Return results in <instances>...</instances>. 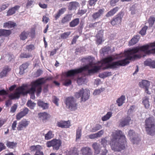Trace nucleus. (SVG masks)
<instances>
[{
	"label": "nucleus",
	"instance_id": "f257e3e1",
	"mask_svg": "<svg viewBox=\"0 0 155 155\" xmlns=\"http://www.w3.org/2000/svg\"><path fill=\"white\" fill-rule=\"evenodd\" d=\"M123 58V59L113 62L111 63L110 66L115 68L119 66H125L128 64V50L124 53L117 54L109 56L104 59L101 62L97 63L93 62L94 58L91 56L83 58L81 59L83 62L88 63L83 67L80 68L68 71L66 73L67 77L64 80L63 84L67 86L71 84V81L69 77L84 71H87L89 74L96 73L105 64H109L113 60Z\"/></svg>",
	"mask_w": 155,
	"mask_h": 155
},
{
	"label": "nucleus",
	"instance_id": "f03ea898",
	"mask_svg": "<svg viewBox=\"0 0 155 155\" xmlns=\"http://www.w3.org/2000/svg\"><path fill=\"white\" fill-rule=\"evenodd\" d=\"M44 83L43 78H40L32 82L31 84H24L16 89L14 93H11L8 96L10 99H14L18 98L21 94L25 95L28 93L31 95V98H35V92H37L38 95L41 91V85Z\"/></svg>",
	"mask_w": 155,
	"mask_h": 155
},
{
	"label": "nucleus",
	"instance_id": "7ed1b4c3",
	"mask_svg": "<svg viewBox=\"0 0 155 155\" xmlns=\"http://www.w3.org/2000/svg\"><path fill=\"white\" fill-rule=\"evenodd\" d=\"M126 143L125 136L120 130H116L112 133L110 145L112 150L119 152L124 149Z\"/></svg>",
	"mask_w": 155,
	"mask_h": 155
},
{
	"label": "nucleus",
	"instance_id": "20e7f679",
	"mask_svg": "<svg viewBox=\"0 0 155 155\" xmlns=\"http://www.w3.org/2000/svg\"><path fill=\"white\" fill-rule=\"evenodd\" d=\"M145 126L147 133L150 135H153L155 133V125L153 122V119L150 117L146 119Z\"/></svg>",
	"mask_w": 155,
	"mask_h": 155
},
{
	"label": "nucleus",
	"instance_id": "39448f33",
	"mask_svg": "<svg viewBox=\"0 0 155 155\" xmlns=\"http://www.w3.org/2000/svg\"><path fill=\"white\" fill-rule=\"evenodd\" d=\"M66 107L71 111H75L77 108V104L73 97H67L64 101Z\"/></svg>",
	"mask_w": 155,
	"mask_h": 155
},
{
	"label": "nucleus",
	"instance_id": "423d86ee",
	"mask_svg": "<svg viewBox=\"0 0 155 155\" xmlns=\"http://www.w3.org/2000/svg\"><path fill=\"white\" fill-rule=\"evenodd\" d=\"M90 94V91L89 90L82 88L79 92L76 93L75 95L77 98L81 97V101L84 102L89 99Z\"/></svg>",
	"mask_w": 155,
	"mask_h": 155
},
{
	"label": "nucleus",
	"instance_id": "0eeeda50",
	"mask_svg": "<svg viewBox=\"0 0 155 155\" xmlns=\"http://www.w3.org/2000/svg\"><path fill=\"white\" fill-rule=\"evenodd\" d=\"M61 143V141L60 140L54 139L51 141H48L46 145L48 147H52L53 150H57L59 149Z\"/></svg>",
	"mask_w": 155,
	"mask_h": 155
},
{
	"label": "nucleus",
	"instance_id": "6e6552de",
	"mask_svg": "<svg viewBox=\"0 0 155 155\" xmlns=\"http://www.w3.org/2000/svg\"><path fill=\"white\" fill-rule=\"evenodd\" d=\"M30 149L31 151H36L34 155H44L43 152L42 151V147L39 145L31 146Z\"/></svg>",
	"mask_w": 155,
	"mask_h": 155
},
{
	"label": "nucleus",
	"instance_id": "1a4fd4ad",
	"mask_svg": "<svg viewBox=\"0 0 155 155\" xmlns=\"http://www.w3.org/2000/svg\"><path fill=\"white\" fill-rule=\"evenodd\" d=\"M128 136L130 141L134 144L137 143L139 140L137 134L134 132L133 130H130L128 132Z\"/></svg>",
	"mask_w": 155,
	"mask_h": 155
},
{
	"label": "nucleus",
	"instance_id": "9d476101",
	"mask_svg": "<svg viewBox=\"0 0 155 155\" xmlns=\"http://www.w3.org/2000/svg\"><path fill=\"white\" fill-rule=\"evenodd\" d=\"M29 121L26 120V119H23L18 123L17 128L18 130H21L24 128L26 127L29 124Z\"/></svg>",
	"mask_w": 155,
	"mask_h": 155
},
{
	"label": "nucleus",
	"instance_id": "9b49d317",
	"mask_svg": "<svg viewBox=\"0 0 155 155\" xmlns=\"http://www.w3.org/2000/svg\"><path fill=\"white\" fill-rule=\"evenodd\" d=\"M57 125L58 127L62 128H69L71 126L70 123L69 121H65L63 120L58 121Z\"/></svg>",
	"mask_w": 155,
	"mask_h": 155
},
{
	"label": "nucleus",
	"instance_id": "f8f14e48",
	"mask_svg": "<svg viewBox=\"0 0 155 155\" xmlns=\"http://www.w3.org/2000/svg\"><path fill=\"white\" fill-rule=\"evenodd\" d=\"M81 151L82 155H92L91 149L88 147H83L82 148Z\"/></svg>",
	"mask_w": 155,
	"mask_h": 155
},
{
	"label": "nucleus",
	"instance_id": "ddd939ff",
	"mask_svg": "<svg viewBox=\"0 0 155 155\" xmlns=\"http://www.w3.org/2000/svg\"><path fill=\"white\" fill-rule=\"evenodd\" d=\"M104 11V9H100L97 12L93 14L92 15L93 19L96 20L99 18L103 15Z\"/></svg>",
	"mask_w": 155,
	"mask_h": 155
},
{
	"label": "nucleus",
	"instance_id": "4468645a",
	"mask_svg": "<svg viewBox=\"0 0 155 155\" xmlns=\"http://www.w3.org/2000/svg\"><path fill=\"white\" fill-rule=\"evenodd\" d=\"M29 110L27 108H25L20 112L16 115V119L18 120H20L21 118L27 114Z\"/></svg>",
	"mask_w": 155,
	"mask_h": 155
},
{
	"label": "nucleus",
	"instance_id": "2eb2a0df",
	"mask_svg": "<svg viewBox=\"0 0 155 155\" xmlns=\"http://www.w3.org/2000/svg\"><path fill=\"white\" fill-rule=\"evenodd\" d=\"M139 85L140 87L145 88L149 87L150 85V82L145 80H143L139 82Z\"/></svg>",
	"mask_w": 155,
	"mask_h": 155
},
{
	"label": "nucleus",
	"instance_id": "dca6fc26",
	"mask_svg": "<svg viewBox=\"0 0 155 155\" xmlns=\"http://www.w3.org/2000/svg\"><path fill=\"white\" fill-rule=\"evenodd\" d=\"M20 7V6L16 5L9 9L7 12V16H9L15 14L16 11L18 10L19 8Z\"/></svg>",
	"mask_w": 155,
	"mask_h": 155
},
{
	"label": "nucleus",
	"instance_id": "f3484780",
	"mask_svg": "<svg viewBox=\"0 0 155 155\" xmlns=\"http://www.w3.org/2000/svg\"><path fill=\"white\" fill-rule=\"evenodd\" d=\"M131 121V119L130 117H127L125 118L122 119L120 121V125L121 127H123L126 125L129 124Z\"/></svg>",
	"mask_w": 155,
	"mask_h": 155
},
{
	"label": "nucleus",
	"instance_id": "a211bd4d",
	"mask_svg": "<svg viewBox=\"0 0 155 155\" xmlns=\"http://www.w3.org/2000/svg\"><path fill=\"white\" fill-rule=\"evenodd\" d=\"M30 34V32L28 31H24L22 32L19 35L21 40L24 41L28 38Z\"/></svg>",
	"mask_w": 155,
	"mask_h": 155
},
{
	"label": "nucleus",
	"instance_id": "6ab92c4d",
	"mask_svg": "<svg viewBox=\"0 0 155 155\" xmlns=\"http://www.w3.org/2000/svg\"><path fill=\"white\" fill-rule=\"evenodd\" d=\"M140 36L139 35H137L134 36L129 41V45L130 46L134 45L138 42Z\"/></svg>",
	"mask_w": 155,
	"mask_h": 155
},
{
	"label": "nucleus",
	"instance_id": "aec40b11",
	"mask_svg": "<svg viewBox=\"0 0 155 155\" xmlns=\"http://www.w3.org/2000/svg\"><path fill=\"white\" fill-rule=\"evenodd\" d=\"M79 6V3L76 2H72L70 3L68 6V9L70 10L75 9Z\"/></svg>",
	"mask_w": 155,
	"mask_h": 155
},
{
	"label": "nucleus",
	"instance_id": "412c9836",
	"mask_svg": "<svg viewBox=\"0 0 155 155\" xmlns=\"http://www.w3.org/2000/svg\"><path fill=\"white\" fill-rule=\"evenodd\" d=\"M92 147L94 150L95 152L97 154H99L100 151V144L95 143L92 145Z\"/></svg>",
	"mask_w": 155,
	"mask_h": 155
},
{
	"label": "nucleus",
	"instance_id": "4be33fe9",
	"mask_svg": "<svg viewBox=\"0 0 155 155\" xmlns=\"http://www.w3.org/2000/svg\"><path fill=\"white\" fill-rule=\"evenodd\" d=\"M118 9L119 8L117 7L114 8L108 12L106 15V16L109 17L113 15L118 11Z\"/></svg>",
	"mask_w": 155,
	"mask_h": 155
},
{
	"label": "nucleus",
	"instance_id": "5701e85b",
	"mask_svg": "<svg viewBox=\"0 0 155 155\" xmlns=\"http://www.w3.org/2000/svg\"><path fill=\"white\" fill-rule=\"evenodd\" d=\"M79 18H75L73 20L69 23V26L71 27H74L77 26L79 23Z\"/></svg>",
	"mask_w": 155,
	"mask_h": 155
},
{
	"label": "nucleus",
	"instance_id": "b1692460",
	"mask_svg": "<svg viewBox=\"0 0 155 155\" xmlns=\"http://www.w3.org/2000/svg\"><path fill=\"white\" fill-rule=\"evenodd\" d=\"M142 103L144 106L145 108H149L150 104L149 101V98L147 97H145L142 99Z\"/></svg>",
	"mask_w": 155,
	"mask_h": 155
},
{
	"label": "nucleus",
	"instance_id": "393cba45",
	"mask_svg": "<svg viewBox=\"0 0 155 155\" xmlns=\"http://www.w3.org/2000/svg\"><path fill=\"white\" fill-rule=\"evenodd\" d=\"M10 71V69L8 67L4 68L2 71L0 73V77L3 78L5 76L7 73Z\"/></svg>",
	"mask_w": 155,
	"mask_h": 155
},
{
	"label": "nucleus",
	"instance_id": "a878e982",
	"mask_svg": "<svg viewBox=\"0 0 155 155\" xmlns=\"http://www.w3.org/2000/svg\"><path fill=\"white\" fill-rule=\"evenodd\" d=\"M15 25V23L12 21H9L8 22L5 23L4 24L3 27L5 28H10L13 27Z\"/></svg>",
	"mask_w": 155,
	"mask_h": 155
},
{
	"label": "nucleus",
	"instance_id": "bb28decb",
	"mask_svg": "<svg viewBox=\"0 0 155 155\" xmlns=\"http://www.w3.org/2000/svg\"><path fill=\"white\" fill-rule=\"evenodd\" d=\"M125 99V97L124 96L122 95L117 100V102L119 106H120L122 105L124 103Z\"/></svg>",
	"mask_w": 155,
	"mask_h": 155
},
{
	"label": "nucleus",
	"instance_id": "cd10ccee",
	"mask_svg": "<svg viewBox=\"0 0 155 155\" xmlns=\"http://www.w3.org/2000/svg\"><path fill=\"white\" fill-rule=\"evenodd\" d=\"M76 140L79 139L81 136L82 128L81 127H78L76 131Z\"/></svg>",
	"mask_w": 155,
	"mask_h": 155
},
{
	"label": "nucleus",
	"instance_id": "c85d7f7f",
	"mask_svg": "<svg viewBox=\"0 0 155 155\" xmlns=\"http://www.w3.org/2000/svg\"><path fill=\"white\" fill-rule=\"evenodd\" d=\"M71 15L68 14L66 15L62 18L61 21V22L62 23L64 24L66 22H68L71 20Z\"/></svg>",
	"mask_w": 155,
	"mask_h": 155
},
{
	"label": "nucleus",
	"instance_id": "c756f323",
	"mask_svg": "<svg viewBox=\"0 0 155 155\" xmlns=\"http://www.w3.org/2000/svg\"><path fill=\"white\" fill-rule=\"evenodd\" d=\"M44 136L45 140H49L53 137L54 134L52 131L49 130L47 134H45Z\"/></svg>",
	"mask_w": 155,
	"mask_h": 155
},
{
	"label": "nucleus",
	"instance_id": "7c9ffc66",
	"mask_svg": "<svg viewBox=\"0 0 155 155\" xmlns=\"http://www.w3.org/2000/svg\"><path fill=\"white\" fill-rule=\"evenodd\" d=\"M28 66V64L27 63L23 64L20 67V74H22L24 73L25 70L27 68Z\"/></svg>",
	"mask_w": 155,
	"mask_h": 155
},
{
	"label": "nucleus",
	"instance_id": "2f4dec72",
	"mask_svg": "<svg viewBox=\"0 0 155 155\" xmlns=\"http://www.w3.org/2000/svg\"><path fill=\"white\" fill-rule=\"evenodd\" d=\"M38 105L42 107L43 109L47 108L48 107V104L45 103L41 101H38Z\"/></svg>",
	"mask_w": 155,
	"mask_h": 155
},
{
	"label": "nucleus",
	"instance_id": "473e14b6",
	"mask_svg": "<svg viewBox=\"0 0 155 155\" xmlns=\"http://www.w3.org/2000/svg\"><path fill=\"white\" fill-rule=\"evenodd\" d=\"M112 113L111 112H108L104 116L102 117V120L103 121H106L109 120L112 116Z\"/></svg>",
	"mask_w": 155,
	"mask_h": 155
},
{
	"label": "nucleus",
	"instance_id": "72a5a7b5",
	"mask_svg": "<svg viewBox=\"0 0 155 155\" xmlns=\"http://www.w3.org/2000/svg\"><path fill=\"white\" fill-rule=\"evenodd\" d=\"M38 117L42 120L46 119L48 117V115L46 112L41 113L38 114Z\"/></svg>",
	"mask_w": 155,
	"mask_h": 155
},
{
	"label": "nucleus",
	"instance_id": "f704fd0d",
	"mask_svg": "<svg viewBox=\"0 0 155 155\" xmlns=\"http://www.w3.org/2000/svg\"><path fill=\"white\" fill-rule=\"evenodd\" d=\"M102 128V126L100 124H97L91 129L90 131L91 132H94Z\"/></svg>",
	"mask_w": 155,
	"mask_h": 155
},
{
	"label": "nucleus",
	"instance_id": "c9c22d12",
	"mask_svg": "<svg viewBox=\"0 0 155 155\" xmlns=\"http://www.w3.org/2000/svg\"><path fill=\"white\" fill-rule=\"evenodd\" d=\"M105 89L104 88H101L99 89H95L93 93V95L94 96L99 95Z\"/></svg>",
	"mask_w": 155,
	"mask_h": 155
},
{
	"label": "nucleus",
	"instance_id": "e433bc0d",
	"mask_svg": "<svg viewBox=\"0 0 155 155\" xmlns=\"http://www.w3.org/2000/svg\"><path fill=\"white\" fill-rule=\"evenodd\" d=\"M7 146L11 148H13L16 145V143L13 142L7 141L6 144Z\"/></svg>",
	"mask_w": 155,
	"mask_h": 155
},
{
	"label": "nucleus",
	"instance_id": "4c0bfd02",
	"mask_svg": "<svg viewBox=\"0 0 155 155\" xmlns=\"http://www.w3.org/2000/svg\"><path fill=\"white\" fill-rule=\"evenodd\" d=\"M78 153L77 150L75 149L71 150L66 154V155H78Z\"/></svg>",
	"mask_w": 155,
	"mask_h": 155
},
{
	"label": "nucleus",
	"instance_id": "58836bf2",
	"mask_svg": "<svg viewBox=\"0 0 155 155\" xmlns=\"http://www.w3.org/2000/svg\"><path fill=\"white\" fill-rule=\"evenodd\" d=\"M85 80L86 78L85 76L79 77L77 80V83L79 85H81L85 82Z\"/></svg>",
	"mask_w": 155,
	"mask_h": 155
},
{
	"label": "nucleus",
	"instance_id": "ea45409f",
	"mask_svg": "<svg viewBox=\"0 0 155 155\" xmlns=\"http://www.w3.org/2000/svg\"><path fill=\"white\" fill-rule=\"evenodd\" d=\"M97 44H100L102 42V37L103 35L102 34L99 35V34H98L97 35Z\"/></svg>",
	"mask_w": 155,
	"mask_h": 155
},
{
	"label": "nucleus",
	"instance_id": "a19ab883",
	"mask_svg": "<svg viewBox=\"0 0 155 155\" xmlns=\"http://www.w3.org/2000/svg\"><path fill=\"white\" fill-rule=\"evenodd\" d=\"M27 105V106L31 109H33L36 105V104L32 102L31 100L28 101Z\"/></svg>",
	"mask_w": 155,
	"mask_h": 155
},
{
	"label": "nucleus",
	"instance_id": "79ce46f5",
	"mask_svg": "<svg viewBox=\"0 0 155 155\" xmlns=\"http://www.w3.org/2000/svg\"><path fill=\"white\" fill-rule=\"evenodd\" d=\"M100 21L95 22L94 23H90L88 25V27L90 28H94L100 26Z\"/></svg>",
	"mask_w": 155,
	"mask_h": 155
},
{
	"label": "nucleus",
	"instance_id": "37998d69",
	"mask_svg": "<svg viewBox=\"0 0 155 155\" xmlns=\"http://www.w3.org/2000/svg\"><path fill=\"white\" fill-rule=\"evenodd\" d=\"M122 17L120 15H119L117 16V17L114 18V19L117 24H119L120 23L121 21Z\"/></svg>",
	"mask_w": 155,
	"mask_h": 155
},
{
	"label": "nucleus",
	"instance_id": "c03bdc74",
	"mask_svg": "<svg viewBox=\"0 0 155 155\" xmlns=\"http://www.w3.org/2000/svg\"><path fill=\"white\" fill-rule=\"evenodd\" d=\"M155 21V18L154 17H151L148 20V23L150 27H152Z\"/></svg>",
	"mask_w": 155,
	"mask_h": 155
},
{
	"label": "nucleus",
	"instance_id": "a18cd8bd",
	"mask_svg": "<svg viewBox=\"0 0 155 155\" xmlns=\"http://www.w3.org/2000/svg\"><path fill=\"white\" fill-rule=\"evenodd\" d=\"M147 27L145 26L143 27L140 32V33L142 35H145L147 30Z\"/></svg>",
	"mask_w": 155,
	"mask_h": 155
},
{
	"label": "nucleus",
	"instance_id": "49530a36",
	"mask_svg": "<svg viewBox=\"0 0 155 155\" xmlns=\"http://www.w3.org/2000/svg\"><path fill=\"white\" fill-rule=\"evenodd\" d=\"M71 32L70 31L64 32L61 35V37L63 39L66 38L68 37L69 35L71 34Z\"/></svg>",
	"mask_w": 155,
	"mask_h": 155
},
{
	"label": "nucleus",
	"instance_id": "de8ad7c7",
	"mask_svg": "<svg viewBox=\"0 0 155 155\" xmlns=\"http://www.w3.org/2000/svg\"><path fill=\"white\" fill-rule=\"evenodd\" d=\"M26 48L28 51H31L35 49V46L34 45L30 44L26 46Z\"/></svg>",
	"mask_w": 155,
	"mask_h": 155
},
{
	"label": "nucleus",
	"instance_id": "09e8293b",
	"mask_svg": "<svg viewBox=\"0 0 155 155\" xmlns=\"http://www.w3.org/2000/svg\"><path fill=\"white\" fill-rule=\"evenodd\" d=\"M3 35L7 36L11 34V31L9 30H2Z\"/></svg>",
	"mask_w": 155,
	"mask_h": 155
},
{
	"label": "nucleus",
	"instance_id": "8fccbe9b",
	"mask_svg": "<svg viewBox=\"0 0 155 155\" xmlns=\"http://www.w3.org/2000/svg\"><path fill=\"white\" fill-rule=\"evenodd\" d=\"M136 10L135 5H132L130 8V11H131V14H135Z\"/></svg>",
	"mask_w": 155,
	"mask_h": 155
},
{
	"label": "nucleus",
	"instance_id": "3c124183",
	"mask_svg": "<svg viewBox=\"0 0 155 155\" xmlns=\"http://www.w3.org/2000/svg\"><path fill=\"white\" fill-rule=\"evenodd\" d=\"M152 61L151 59H148L144 61V64L146 66L151 67Z\"/></svg>",
	"mask_w": 155,
	"mask_h": 155
},
{
	"label": "nucleus",
	"instance_id": "603ef678",
	"mask_svg": "<svg viewBox=\"0 0 155 155\" xmlns=\"http://www.w3.org/2000/svg\"><path fill=\"white\" fill-rule=\"evenodd\" d=\"M31 57L30 54L26 53H21L20 55L21 58H29Z\"/></svg>",
	"mask_w": 155,
	"mask_h": 155
},
{
	"label": "nucleus",
	"instance_id": "864d4df0",
	"mask_svg": "<svg viewBox=\"0 0 155 155\" xmlns=\"http://www.w3.org/2000/svg\"><path fill=\"white\" fill-rule=\"evenodd\" d=\"M101 50L103 54H105L110 50V48L109 47H106L102 49Z\"/></svg>",
	"mask_w": 155,
	"mask_h": 155
},
{
	"label": "nucleus",
	"instance_id": "5fc2aeb1",
	"mask_svg": "<svg viewBox=\"0 0 155 155\" xmlns=\"http://www.w3.org/2000/svg\"><path fill=\"white\" fill-rule=\"evenodd\" d=\"M17 108V105L16 104H14L12 106L11 108L10 112L12 113L15 112Z\"/></svg>",
	"mask_w": 155,
	"mask_h": 155
},
{
	"label": "nucleus",
	"instance_id": "6e6d98bb",
	"mask_svg": "<svg viewBox=\"0 0 155 155\" xmlns=\"http://www.w3.org/2000/svg\"><path fill=\"white\" fill-rule=\"evenodd\" d=\"M104 131L103 130H101L97 133H96L97 138L101 137L104 134Z\"/></svg>",
	"mask_w": 155,
	"mask_h": 155
},
{
	"label": "nucleus",
	"instance_id": "4d7b16f0",
	"mask_svg": "<svg viewBox=\"0 0 155 155\" xmlns=\"http://www.w3.org/2000/svg\"><path fill=\"white\" fill-rule=\"evenodd\" d=\"M101 144L103 146V147H105L106 145L107 144V141L104 138L102 139L101 140Z\"/></svg>",
	"mask_w": 155,
	"mask_h": 155
},
{
	"label": "nucleus",
	"instance_id": "13d9d810",
	"mask_svg": "<svg viewBox=\"0 0 155 155\" xmlns=\"http://www.w3.org/2000/svg\"><path fill=\"white\" fill-rule=\"evenodd\" d=\"M59 101V99L58 98L54 96L53 97V102L57 106L58 105V101Z\"/></svg>",
	"mask_w": 155,
	"mask_h": 155
},
{
	"label": "nucleus",
	"instance_id": "bf43d9fd",
	"mask_svg": "<svg viewBox=\"0 0 155 155\" xmlns=\"http://www.w3.org/2000/svg\"><path fill=\"white\" fill-rule=\"evenodd\" d=\"M87 12L86 9H81L78 10V14L82 15L84 14L85 13Z\"/></svg>",
	"mask_w": 155,
	"mask_h": 155
},
{
	"label": "nucleus",
	"instance_id": "052dcab7",
	"mask_svg": "<svg viewBox=\"0 0 155 155\" xmlns=\"http://www.w3.org/2000/svg\"><path fill=\"white\" fill-rule=\"evenodd\" d=\"M49 20V19L48 17L45 16H43L42 21L44 23H47L48 21Z\"/></svg>",
	"mask_w": 155,
	"mask_h": 155
},
{
	"label": "nucleus",
	"instance_id": "680f3d73",
	"mask_svg": "<svg viewBox=\"0 0 155 155\" xmlns=\"http://www.w3.org/2000/svg\"><path fill=\"white\" fill-rule=\"evenodd\" d=\"M88 137L89 138L91 139H94L97 138L96 133L89 135Z\"/></svg>",
	"mask_w": 155,
	"mask_h": 155
},
{
	"label": "nucleus",
	"instance_id": "e2e57ef3",
	"mask_svg": "<svg viewBox=\"0 0 155 155\" xmlns=\"http://www.w3.org/2000/svg\"><path fill=\"white\" fill-rule=\"evenodd\" d=\"M8 7V5H3L0 7V12L5 10Z\"/></svg>",
	"mask_w": 155,
	"mask_h": 155
},
{
	"label": "nucleus",
	"instance_id": "0e129e2a",
	"mask_svg": "<svg viewBox=\"0 0 155 155\" xmlns=\"http://www.w3.org/2000/svg\"><path fill=\"white\" fill-rule=\"evenodd\" d=\"M119 0H111L110 2V4L111 6H114Z\"/></svg>",
	"mask_w": 155,
	"mask_h": 155
},
{
	"label": "nucleus",
	"instance_id": "69168bd1",
	"mask_svg": "<svg viewBox=\"0 0 155 155\" xmlns=\"http://www.w3.org/2000/svg\"><path fill=\"white\" fill-rule=\"evenodd\" d=\"M17 121L15 120L12 123V129L13 130H15V128L16 127L17 125Z\"/></svg>",
	"mask_w": 155,
	"mask_h": 155
},
{
	"label": "nucleus",
	"instance_id": "338daca9",
	"mask_svg": "<svg viewBox=\"0 0 155 155\" xmlns=\"http://www.w3.org/2000/svg\"><path fill=\"white\" fill-rule=\"evenodd\" d=\"M8 91H5L4 90H0V95H6L8 94Z\"/></svg>",
	"mask_w": 155,
	"mask_h": 155
},
{
	"label": "nucleus",
	"instance_id": "774afa93",
	"mask_svg": "<svg viewBox=\"0 0 155 155\" xmlns=\"http://www.w3.org/2000/svg\"><path fill=\"white\" fill-rule=\"evenodd\" d=\"M66 10V8H63L59 10L58 12L61 15L63 14L64 12Z\"/></svg>",
	"mask_w": 155,
	"mask_h": 155
}]
</instances>
